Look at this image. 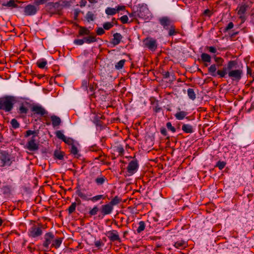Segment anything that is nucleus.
<instances>
[{
  "label": "nucleus",
  "mask_w": 254,
  "mask_h": 254,
  "mask_svg": "<svg viewBox=\"0 0 254 254\" xmlns=\"http://www.w3.org/2000/svg\"><path fill=\"white\" fill-rule=\"evenodd\" d=\"M12 187L10 186H4L1 188L2 193L6 196H9L11 194Z\"/></svg>",
  "instance_id": "nucleus-22"
},
{
  "label": "nucleus",
  "mask_w": 254,
  "mask_h": 254,
  "mask_svg": "<svg viewBox=\"0 0 254 254\" xmlns=\"http://www.w3.org/2000/svg\"><path fill=\"white\" fill-rule=\"evenodd\" d=\"M63 141L66 144H67L68 145H72L73 144L74 140L71 138L66 137L65 136V137Z\"/></svg>",
  "instance_id": "nucleus-46"
},
{
  "label": "nucleus",
  "mask_w": 254,
  "mask_h": 254,
  "mask_svg": "<svg viewBox=\"0 0 254 254\" xmlns=\"http://www.w3.org/2000/svg\"><path fill=\"white\" fill-rule=\"evenodd\" d=\"M186 242L183 240H180L176 242L174 245V246L177 248L180 249H184L186 247Z\"/></svg>",
  "instance_id": "nucleus-28"
},
{
  "label": "nucleus",
  "mask_w": 254,
  "mask_h": 254,
  "mask_svg": "<svg viewBox=\"0 0 254 254\" xmlns=\"http://www.w3.org/2000/svg\"><path fill=\"white\" fill-rule=\"evenodd\" d=\"M122 198L118 196H115L109 203L112 206L116 205L122 201Z\"/></svg>",
  "instance_id": "nucleus-31"
},
{
  "label": "nucleus",
  "mask_w": 254,
  "mask_h": 254,
  "mask_svg": "<svg viewBox=\"0 0 254 254\" xmlns=\"http://www.w3.org/2000/svg\"><path fill=\"white\" fill-rule=\"evenodd\" d=\"M103 28L106 30H108L113 27V24L111 22H106L103 24Z\"/></svg>",
  "instance_id": "nucleus-44"
},
{
  "label": "nucleus",
  "mask_w": 254,
  "mask_h": 254,
  "mask_svg": "<svg viewBox=\"0 0 254 254\" xmlns=\"http://www.w3.org/2000/svg\"><path fill=\"white\" fill-rule=\"evenodd\" d=\"M162 110V108L159 106V102L156 104L154 107H153V111L155 113H158Z\"/></svg>",
  "instance_id": "nucleus-51"
},
{
  "label": "nucleus",
  "mask_w": 254,
  "mask_h": 254,
  "mask_svg": "<svg viewBox=\"0 0 254 254\" xmlns=\"http://www.w3.org/2000/svg\"><path fill=\"white\" fill-rule=\"evenodd\" d=\"M213 13L212 10L209 9H205L202 13V15L208 16L210 17Z\"/></svg>",
  "instance_id": "nucleus-50"
},
{
  "label": "nucleus",
  "mask_w": 254,
  "mask_h": 254,
  "mask_svg": "<svg viewBox=\"0 0 254 254\" xmlns=\"http://www.w3.org/2000/svg\"><path fill=\"white\" fill-rule=\"evenodd\" d=\"M94 123L96 126L102 127L103 125V122L98 119V117H95L94 120Z\"/></svg>",
  "instance_id": "nucleus-55"
},
{
  "label": "nucleus",
  "mask_w": 254,
  "mask_h": 254,
  "mask_svg": "<svg viewBox=\"0 0 254 254\" xmlns=\"http://www.w3.org/2000/svg\"><path fill=\"white\" fill-rule=\"evenodd\" d=\"M149 11L146 5L142 4L139 6L137 10V16L143 19H147L149 17Z\"/></svg>",
  "instance_id": "nucleus-10"
},
{
  "label": "nucleus",
  "mask_w": 254,
  "mask_h": 254,
  "mask_svg": "<svg viewBox=\"0 0 254 254\" xmlns=\"http://www.w3.org/2000/svg\"><path fill=\"white\" fill-rule=\"evenodd\" d=\"M119 19L121 20L123 24L127 23L128 22V18L126 15L121 16Z\"/></svg>",
  "instance_id": "nucleus-53"
},
{
  "label": "nucleus",
  "mask_w": 254,
  "mask_h": 254,
  "mask_svg": "<svg viewBox=\"0 0 254 254\" xmlns=\"http://www.w3.org/2000/svg\"><path fill=\"white\" fill-rule=\"evenodd\" d=\"M51 120L52 123V125L54 127L60 126L61 123V120L60 118L56 115L52 116L51 117Z\"/></svg>",
  "instance_id": "nucleus-23"
},
{
  "label": "nucleus",
  "mask_w": 254,
  "mask_h": 254,
  "mask_svg": "<svg viewBox=\"0 0 254 254\" xmlns=\"http://www.w3.org/2000/svg\"><path fill=\"white\" fill-rule=\"evenodd\" d=\"M84 39L85 40V42L87 44L96 42L97 41L96 36L93 35H89L87 37H84Z\"/></svg>",
  "instance_id": "nucleus-29"
},
{
  "label": "nucleus",
  "mask_w": 254,
  "mask_h": 254,
  "mask_svg": "<svg viewBox=\"0 0 254 254\" xmlns=\"http://www.w3.org/2000/svg\"><path fill=\"white\" fill-rule=\"evenodd\" d=\"M144 47L152 51H155L157 48V40L151 37H147L143 41Z\"/></svg>",
  "instance_id": "nucleus-7"
},
{
  "label": "nucleus",
  "mask_w": 254,
  "mask_h": 254,
  "mask_svg": "<svg viewBox=\"0 0 254 254\" xmlns=\"http://www.w3.org/2000/svg\"><path fill=\"white\" fill-rule=\"evenodd\" d=\"M107 179L105 176L101 175L95 179V182L98 186H101L107 182Z\"/></svg>",
  "instance_id": "nucleus-21"
},
{
  "label": "nucleus",
  "mask_w": 254,
  "mask_h": 254,
  "mask_svg": "<svg viewBox=\"0 0 254 254\" xmlns=\"http://www.w3.org/2000/svg\"><path fill=\"white\" fill-rule=\"evenodd\" d=\"M98 153L99 154L98 156L95 157V159L100 160L102 162H104L106 159V157L104 156V154L101 150H98Z\"/></svg>",
  "instance_id": "nucleus-35"
},
{
  "label": "nucleus",
  "mask_w": 254,
  "mask_h": 254,
  "mask_svg": "<svg viewBox=\"0 0 254 254\" xmlns=\"http://www.w3.org/2000/svg\"><path fill=\"white\" fill-rule=\"evenodd\" d=\"M103 244L102 242L101 241V240L97 241L95 242V245L96 247L99 248L101 246H102Z\"/></svg>",
  "instance_id": "nucleus-64"
},
{
  "label": "nucleus",
  "mask_w": 254,
  "mask_h": 254,
  "mask_svg": "<svg viewBox=\"0 0 254 254\" xmlns=\"http://www.w3.org/2000/svg\"><path fill=\"white\" fill-rule=\"evenodd\" d=\"M25 148L29 151H35L39 149V144L36 143L35 136H33L27 142Z\"/></svg>",
  "instance_id": "nucleus-12"
},
{
  "label": "nucleus",
  "mask_w": 254,
  "mask_h": 254,
  "mask_svg": "<svg viewBox=\"0 0 254 254\" xmlns=\"http://www.w3.org/2000/svg\"><path fill=\"white\" fill-rule=\"evenodd\" d=\"M123 38V36L119 33H116L113 35V38L111 41V43L114 46L119 44Z\"/></svg>",
  "instance_id": "nucleus-18"
},
{
  "label": "nucleus",
  "mask_w": 254,
  "mask_h": 254,
  "mask_svg": "<svg viewBox=\"0 0 254 254\" xmlns=\"http://www.w3.org/2000/svg\"><path fill=\"white\" fill-rule=\"evenodd\" d=\"M99 211V208L97 206H95L92 209H91L89 214L90 216H93L97 214L98 211Z\"/></svg>",
  "instance_id": "nucleus-43"
},
{
  "label": "nucleus",
  "mask_w": 254,
  "mask_h": 254,
  "mask_svg": "<svg viewBox=\"0 0 254 254\" xmlns=\"http://www.w3.org/2000/svg\"><path fill=\"white\" fill-rule=\"evenodd\" d=\"M158 22L164 29L169 30L168 35L170 36L175 35L177 33L173 21L170 17L167 16L159 17Z\"/></svg>",
  "instance_id": "nucleus-2"
},
{
  "label": "nucleus",
  "mask_w": 254,
  "mask_h": 254,
  "mask_svg": "<svg viewBox=\"0 0 254 254\" xmlns=\"http://www.w3.org/2000/svg\"><path fill=\"white\" fill-rule=\"evenodd\" d=\"M206 49H207L209 51V52L212 53H216L217 52V50L214 47L206 46Z\"/></svg>",
  "instance_id": "nucleus-61"
},
{
  "label": "nucleus",
  "mask_w": 254,
  "mask_h": 254,
  "mask_svg": "<svg viewBox=\"0 0 254 254\" xmlns=\"http://www.w3.org/2000/svg\"><path fill=\"white\" fill-rule=\"evenodd\" d=\"M85 42L84 38L82 39H75L73 43L76 45H82Z\"/></svg>",
  "instance_id": "nucleus-56"
},
{
  "label": "nucleus",
  "mask_w": 254,
  "mask_h": 254,
  "mask_svg": "<svg viewBox=\"0 0 254 254\" xmlns=\"http://www.w3.org/2000/svg\"><path fill=\"white\" fill-rule=\"evenodd\" d=\"M248 7H249L248 5H247L246 4H242L241 6L238 7V8L237 9L238 10L237 14L238 15L245 14L246 11L248 9Z\"/></svg>",
  "instance_id": "nucleus-25"
},
{
  "label": "nucleus",
  "mask_w": 254,
  "mask_h": 254,
  "mask_svg": "<svg viewBox=\"0 0 254 254\" xmlns=\"http://www.w3.org/2000/svg\"><path fill=\"white\" fill-rule=\"evenodd\" d=\"M113 210V206L110 203H108L106 204L102 205L101 208V212L104 216L110 214Z\"/></svg>",
  "instance_id": "nucleus-16"
},
{
  "label": "nucleus",
  "mask_w": 254,
  "mask_h": 254,
  "mask_svg": "<svg viewBox=\"0 0 254 254\" xmlns=\"http://www.w3.org/2000/svg\"><path fill=\"white\" fill-rule=\"evenodd\" d=\"M76 207V203L75 202H72L71 205L67 209L69 214H71L75 211Z\"/></svg>",
  "instance_id": "nucleus-39"
},
{
  "label": "nucleus",
  "mask_w": 254,
  "mask_h": 254,
  "mask_svg": "<svg viewBox=\"0 0 254 254\" xmlns=\"http://www.w3.org/2000/svg\"><path fill=\"white\" fill-rule=\"evenodd\" d=\"M149 100L150 101V104L152 105H155L156 104L159 102V101L154 97H151Z\"/></svg>",
  "instance_id": "nucleus-62"
},
{
  "label": "nucleus",
  "mask_w": 254,
  "mask_h": 254,
  "mask_svg": "<svg viewBox=\"0 0 254 254\" xmlns=\"http://www.w3.org/2000/svg\"><path fill=\"white\" fill-rule=\"evenodd\" d=\"M28 112V109L23 104L19 107V113L20 114H26Z\"/></svg>",
  "instance_id": "nucleus-52"
},
{
  "label": "nucleus",
  "mask_w": 254,
  "mask_h": 254,
  "mask_svg": "<svg viewBox=\"0 0 254 254\" xmlns=\"http://www.w3.org/2000/svg\"><path fill=\"white\" fill-rule=\"evenodd\" d=\"M96 34L98 35H102L105 33V29L102 27H98L96 29Z\"/></svg>",
  "instance_id": "nucleus-57"
},
{
  "label": "nucleus",
  "mask_w": 254,
  "mask_h": 254,
  "mask_svg": "<svg viewBox=\"0 0 254 254\" xmlns=\"http://www.w3.org/2000/svg\"><path fill=\"white\" fill-rule=\"evenodd\" d=\"M38 8L35 5L28 4L24 7V14L26 16L35 15L38 10Z\"/></svg>",
  "instance_id": "nucleus-15"
},
{
  "label": "nucleus",
  "mask_w": 254,
  "mask_h": 254,
  "mask_svg": "<svg viewBox=\"0 0 254 254\" xmlns=\"http://www.w3.org/2000/svg\"><path fill=\"white\" fill-rule=\"evenodd\" d=\"M63 7L60 2H50L45 5V9L50 16H52L54 14L62 15Z\"/></svg>",
  "instance_id": "nucleus-3"
},
{
  "label": "nucleus",
  "mask_w": 254,
  "mask_h": 254,
  "mask_svg": "<svg viewBox=\"0 0 254 254\" xmlns=\"http://www.w3.org/2000/svg\"><path fill=\"white\" fill-rule=\"evenodd\" d=\"M76 189V194L81 198L85 200H91L93 202H95L101 199H104L106 198V196H104L103 195L100 194L88 198L87 196V195L82 192L79 187H77Z\"/></svg>",
  "instance_id": "nucleus-6"
},
{
  "label": "nucleus",
  "mask_w": 254,
  "mask_h": 254,
  "mask_svg": "<svg viewBox=\"0 0 254 254\" xmlns=\"http://www.w3.org/2000/svg\"><path fill=\"white\" fill-rule=\"evenodd\" d=\"M12 161L10 159V155L8 153L4 150L0 151V166L4 167L11 165Z\"/></svg>",
  "instance_id": "nucleus-5"
},
{
  "label": "nucleus",
  "mask_w": 254,
  "mask_h": 254,
  "mask_svg": "<svg viewBox=\"0 0 254 254\" xmlns=\"http://www.w3.org/2000/svg\"><path fill=\"white\" fill-rule=\"evenodd\" d=\"M44 241L43 243V246L48 250L49 248L50 245L52 244L53 241H54V239H55V235L52 232H50L46 233L44 235Z\"/></svg>",
  "instance_id": "nucleus-11"
},
{
  "label": "nucleus",
  "mask_w": 254,
  "mask_h": 254,
  "mask_svg": "<svg viewBox=\"0 0 254 254\" xmlns=\"http://www.w3.org/2000/svg\"><path fill=\"white\" fill-rule=\"evenodd\" d=\"M188 115V113L185 111H181L177 113L175 116L176 118L178 120H182L184 119L186 116Z\"/></svg>",
  "instance_id": "nucleus-30"
},
{
  "label": "nucleus",
  "mask_w": 254,
  "mask_h": 254,
  "mask_svg": "<svg viewBox=\"0 0 254 254\" xmlns=\"http://www.w3.org/2000/svg\"><path fill=\"white\" fill-rule=\"evenodd\" d=\"M116 150L119 153L120 155H123L124 153V149L121 145L118 146L117 147Z\"/></svg>",
  "instance_id": "nucleus-58"
},
{
  "label": "nucleus",
  "mask_w": 254,
  "mask_h": 254,
  "mask_svg": "<svg viewBox=\"0 0 254 254\" xmlns=\"http://www.w3.org/2000/svg\"><path fill=\"white\" fill-rule=\"evenodd\" d=\"M160 132L164 136H166L168 135L167 130L164 127H162L160 128Z\"/></svg>",
  "instance_id": "nucleus-63"
},
{
  "label": "nucleus",
  "mask_w": 254,
  "mask_h": 254,
  "mask_svg": "<svg viewBox=\"0 0 254 254\" xmlns=\"http://www.w3.org/2000/svg\"><path fill=\"white\" fill-rule=\"evenodd\" d=\"M226 163L224 161H219L217 162L215 167H218L220 170H222L226 166Z\"/></svg>",
  "instance_id": "nucleus-41"
},
{
  "label": "nucleus",
  "mask_w": 254,
  "mask_h": 254,
  "mask_svg": "<svg viewBox=\"0 0 254 254\" xmlns=\"http://www.w3.org/2000/svg\"><path fill=\"white\" fill-rule=\"evenodd\" d=\"M90 33V31L88 28L85 27L80 26L78 36L89 35Z\"/></svg>",
  "instance_id": "nucleus-24"
},
{
  "label": "nucleus",
  "mask_w": 254,
  "mask_h": 254,
  "mask_svg": "<svg viewBox=\"0 0 254 254\" xmlns=\"http://www.w3.org/2000/svg\"><path fill=\"white\" fill-rule=\"evenodd\" d=\"M31 110L34 112V114L40 115L41 116H44L48 114V112L40 106H34L32 108Z\"/></svg>",
  "instance_id": "nucleus-17"
},
{
  "label": "nucleus",
  "mask_w": 254,
  "mask_h": 254,
  "mask_svg": "<svg viewBox=\"0 0 254 254\" xmlns=\"http://www.w3.org/2000/svg\"><path fill=\"white\" fill-rule=\"evenodd\" d=\"M116 10L117 13H119L120 11L125 10L126 9V6L125 5H118L116 7Z\"/></svg>",
  "instance_id": "nucleus-60"
},
{
  "label": "nucleus",
  "mask_w": 254,
  "mask_h": 254,
  "mask_svg": "<svg viewBox=\"0 0 254 254\" xmlns=\"http://www.w3.org/2000/svg\"><path fill=\"white\" fill-rule=\"evenodd\" d=\"M71 146V148H70V153L74 155H77L80 156L78 154V150L77 148L75 146V145L73 144Z\"/></svg>",
  "instance_id": "nucleus-42"
},
{
  "label": "nucleus",
  "mask_w": 254,
  "mask_h": 254,
  "mask_svg": "<svg viewBox=\"0 0 254 254\" xmlns=\"http://www.w3.org/2000/svg\"><path fill=\"white\" fill-rule=\"evenodd\" d=\"M238 62L236 60H231L228 62L226 65L224 66L222 69L217 70L216 65L211 64L208 68V72L213 77L218 75L220 78L225 77L227 74L231 69L236 67Z\"/></svg>",
  "instance_id": "nucleus-1"
},
{
  "label": "nucleus",
  "mask_w": 254,
  "mask_h": 254,
  "mask_svg": "<svg viewBox=\"0 0 254 254\" xmlns=\"http://www.w3.org/2000/svg\"><path fill=\"white\" fill-rule=\"evenodd\" d=\"M105 234L111 242H121L119 233L116 230L109 231Z\"/></svg>",
  "instance_id": "nucleus-14"
},
{
  "label": "nucleus",
  "mask_w": 254,
  "mask_h": 254,
  "mask_svg": "<svg viewBox=\"0 0 254 254\" xmlns=\"http://www.w3.org/2000/svg\"><path fill=\"white\" fill-rule=\"evenodd\" d=\"M201 60L203 62L210 63L211 61V57L208 54L202 53L201 55Z\"/></svg>",
  "instance_id": "nucleus-27"
},
{
  "label": "nucleus",
  "mask_w": 254,
  "mask_h": 254,
  "mask_svg": "<svg viewBox=\"0 0 254 254\" xmlns=\"http://www.w3.org/2000/svg\"><path fill=\"white\" fill-rule=\"evenodd\" d=\"M234 26V23L232 22H230L227 26L223 29V32L226 33L230 29H232Z\"/></svg>",
  "instance_id": "nucleus-47"
},
{
  "label": "nucleus",
  "mask_w": 254,
  "mask_h": 254,
  "mask_svg": "<svg viewBox=\"0 0 254 254\" xmlns=\"http://www.w3.org/2000/svg\"><path fill=\"white\" fill-rule=\"evenodd\" d=\"M182 129L185 132L187 133H191L193 131L192 127L189 124H184L182 126Z\"/></svg>",
  "instance_id": "nucleus-26"
},
{
  "label": "nucleus",
  "mask_w": 254,
  "mask_h": 254,
  "mask_svg": "<svg viewBox=\"0 0 254 254\" xmlns=\"http://www.w3.org/2000/svg\"><path fill=\"white\" fill-rule=\"evenodd\" d=\"M41 227H39L38 225H33L28 231V236L33 238L41 236L43 234Z\"/></svg>",
  "instance_id": "nucleus-9"
},
{
  "label": "nucleus",
  "mask_w": 254,
  "mask_h": 254,
  "mask_svg": "<svg viewBox=\"0 0 254 254\" xmlns=\"http://www.w3.org/2000/svg\"><path fill=\"white\" fill-rule=\"evenodd\" d=\"M63 239L64 238H55V239H54V241H53V243L51 245V247L55 248L56 249L59 248L63 242Z\"/></svg>",
  "instance_id": "nucleus-19"
},
{
  "label": "nucleus",
  "mask_w": 254,
  "mask_h": 254,
  "mask_svg": "<svg viewBox=\"0 0 254 254\" xmlns=\"http://www.w3.org/2000/svg\"><path fill=\"white\" fill-rule=\"evenodd\" d=\"M228 76L233 81H239L242 78L243 71L241 68L233 70V69L228 73Z\"/></svg>",
  "instance_id": "nucleus-8"
},
{
  "label": "nucleus",
  "mask_w": 254,
  "mask_h": 254,
  "mask_svg": "<svg viewBox=\"0 0 254 254\" xmlns=\"http://www.w3.org/2000/svg\"><path fill=\"white\" fill-rule=\"evenodd\" d=\"M64 152L58 149L55 150L54 152V158L55 159L63 160L64 159Z\"/></svg>",
  "instance_id": "nucleus-20"
},
{
  "label": "nucleus",
  "mask_w": 254,
  "mask_h": 254,
  "mask_svg": "<svg viewBox=\"0 0 254 254\" xmlns=\"http://www.w3.org/2000/svg\"><path fill=\"white\" fill-rule=\"evenodd\" d=\"M56 135L58 138L62 139L63 141L65 137V135L63 133L61 130L57 131L56 132Z\"/></svg>",
  "instance_id": "nucleus-45"
},
{
  "label": "nucleus",
  "mask_w": 254,
  "mask_h": 254,
  "mask_svg": "<svg viewBox=\"0 0 254 254\" xmlns=\"http://www.w3.org/2000/svg\"><path fill=\"white\" fill-rule=\"evenodd\" d=\"M86 18L88 21L94 20V14L90 11H88L86 15Z\"/></svg>",
  "instance_id": "nucleus-48"
},
{
  "label": "nucleus",
  "mask_w": 254,
  "mask_h": 254,
  "mask_svg": "<svg viewBox=\"0 0 254 254\" xmlns=\"http://www.w3.org/2000/svg\"><path fill=\"white\" fill-rule=\"evenodd\" d=\"M215 62H216V67H219L220 66H222L223 65V64L224 62V60L223 59H222L221 57H217L216 56H214L213 57Z\"/></svg>",
  "instance_id": "nucleus-34"
},
{
  "label": "nucleus",
  "mask_w": 254,
  "mask_h": 254,
  "mask_svg": "<svg viewBox=\"0 0 254 254\" xmlns=\"http://www.w3.org/2000/svg\"><path fill=\"white\" fill-rule=\"evenodd\" d=\"M138 227L136 230L137 233H140L144 230L145 228V223L144 221H141L138 223Z\"/></svg>",
  "instance_id": "nucleus-37"
},
{
  "label": "nucleus",
  "mask_w": 254,
  "mask_h": 254,
  "mask_svg": "<svg viewBox=\"0 0 254 254\" xmlns=\"http://www.w3.org/2000/svg\"><path fill=\"white\" fill-rule=\"evenodd\" d=\"M10 124L11 125L12 128L14 129L18 128L20 126L19 123L15 119H13L11 120L10 121Z\"/></svg>",
  "instance_id": "nucleus-38"
},
{
  "label": "nucleus",
  "mask_w": 254,
  "mask_h": 254,
  "mask_svg": "<svg viewBox=\"0 0 254 254\" xmlns=\"http://www.w3.org/2000/svg\"><path fill=\"white\" fill-rule=\"evenodd\" d=\"M188 95L191 100H194L196 98V94L192 88H189L187 91Z\"/></svg>",
  "instance_id": "nucleus-33"
},
{
  "label": "nucleus",
  "mask_w": 254,
  "mask_h": 254,
  "mask_svg": "<svg viewBox=\"0 0 254 254\" xmlns=\"http://www.w3.org/2000/svg\"><path fill=\"white\" fill-rule=\"evenodd\" d=\"M105 13L108 15H114L117 12L115 8L108 7L105 9Z\"/></svg>",
  "instance_id": "nucleus-36"
},
{
  "label": "nucleus",
  "mask_w": 254,
  "mask_h": 254,
  "mask_svg": "<svg viewBox=\"0 0 254 254\" xmlns=\"http://www.w3.org/2000/svg\"><path fill=\"white\" fill-rule=\"evenodd\" d=\"M166 127H167V128L168 129V130H171L173 132H175L176 131V128L172 126L171 122L167 123Z\"/></svg>",
  "instance_id": "nucleus-54"
},
{
  "label": "nucleus",
  "mask_w": 254,
  "mask_h": 254,
  "mask_svg": "<svg viewBox=\"0 0 254 254\" xmlns=\"http://www.w3.org/2000/svg\"><path fill=\"white\" fill-rule=\"evenodd\" d=\"M36 64L38 67L40 68H44L47 64V62L44 59H41L37 62Z\"/></svg>",
  "instance_id": "nucleus-32"
},
{
  "label": "nucleus",
  "mask_w": 254,
  "mask_h": 254,
  "mask_svg": "<svg viewBox=\"0 0 254 254\" xmlns=\"http://www.w3.org/2000/svg\"><path fill=\"white\" fill-rule=\"evenodd\" d=\"M5 5L8 7H17L18 6V5L15 3L14 0H10Z\"/></svg>",
  "instance_id": "nucleus-49"
},
{
  "label": "nucleus",
  "mask_w": 254,
  "mask_h": 254,
  "mask_svg": "<svg viewBox=\"0 0 254 254\" xmlns=\"http://www.w3.org/2000/svg\"><path fill=\"white\" fill-rule=\"evenodd\" d=\"M125 62V60H122L120 61L115 64L116 68L118 69H122L124 67Z\"/></svg>",
  "instance_id": "nucleus-40"
},
{
  "label": "nucleus",
  "mask_w": 254,
  "mask_h": 254,
  "mask_svg": "<svg viewBox=\"0 0 254 254\" xmlns=\"http://www.w3.org/2000/svg\"><path fill=\"white\" fill-rule=\"evenodd\" d=\"M15 98L13 96H6L0 98V110L10 112L13 108Z\"/></svg>",
  "instance_id": "nucleus-4"
},
{
  "label": "nucleus",
  "mask_w": 254,
  "mask_h": 254,
  "mask_svg": "<svg viewBox=\"0 0 254 254\" xmlns=\"http://www.w3.org/2000/svg\"><path fill=\"white\" fill-rule=\"evenodd\" d=\"M138 168V161L136 159L131 160L127 167V171L129 175H132L135 173Z\"/></svg>",
  "instance_id": "nucleus-13"
},
{
  "label": "nucleus",
  "mask_w": 254,
  "mask_h": 254,
  "mask_svg": "<svg viewBox=\"0 0 254 254\" xmlns=\"http://www.w3.org/2000/svg\"><path fill=\"white\" fill-rule=\"evenodd\" d=\"M36 133L35 130H28L26 131L25 134H24V137L25 138L28 137L31 135L34 134Z\"/></svg>",
  "instance_id": "nucleus-59"
}]
</instances>
